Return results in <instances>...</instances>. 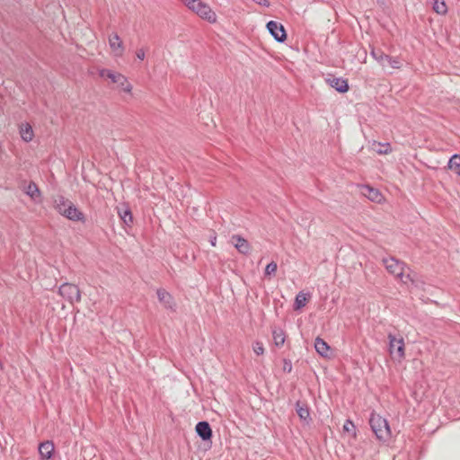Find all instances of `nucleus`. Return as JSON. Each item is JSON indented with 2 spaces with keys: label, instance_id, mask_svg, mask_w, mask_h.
Here are the masks:
<instances>
[{
  "label": "nucleus",
  "instance_id": "nucleus-31",
  "mask_svg": "<svg viewBox=\"0 0 460 460\" xmlns=\"http://www.w3.org/2000/svg\"><path fill=\"white\" fill-rule=\"evenodd\" d=\"M137 58L140 60H143L146 57L145 50L143 49H139L136 52Z\"/></svg>",
  "mask_w": 460,
  "mask_h": 460
},
{
  "label": "nucleus",
  "instance_id": "nucleus-27",
  "mask_svg": "<svg viewBox=\"0 0 460 460\" xmlns=\"http://www.w3.org/2000/svg\"><path fill=\"white\" fill-rule=\"evenodd\" d=\"M119 214L125 224H128V223L132 222V215H131L130 210L125 209L122 212H119Z\"/></svg>",
  "mask_w": 460,
  "mask_h": 460
},
{
  "label": "nucleus",
  "instance_id": "nucleus-4",
  "mask_svg": "<svg viewBox=\"0 0 460 460\" xmlns=\"http://www.w3.org/2000/svg\"><path fill=\"white\" fill-rule=\"evenodd\" d=\"M190 10L196 13L199 17L208 21L216 22L217 15L215 12L205 3L200 0H181Z\"/></svg>",
  "mask_w": 460,
  "mask_h": 460
},
{
  "label": "nucleus",
  "instance_id": "nucleus-26",
  "mask_svg": "<svg viewBox=\"0 0 460 460\" xmlns=\"http://www.w3.org/2000/svg\"><path fill=\"white\" fill-rule=\"evenodd\" d=\"M385 62L389 64V66L393 68H400L402 65V62L399 58H392L390 56H388V58H386Z\"/></svg>",
  "mask_w": 460,
  "mask_h": 460
},
{
  "label": "nucleus",
  "instance_id": "nucleus-14",
  "mask_svg": "<svg viewBox=\"0 0 460 460\" xmlns=\"http://www.w3.org/2000/svg\"><path fill=\"white\" fill-rule=\"evenodd\" d=\"M196 432L203 440H208L212 437L211 428L207 421H199L196 425Z\"/></svg>",
  "mask_w": 460,
  "mask_h": 460
},
{
  "label": "nucleus",
  "instance_id": "nucleus-29",
  "mask_svg": "<svg viewBox=\"0 0 460 460\" xmlns=\"http://www.w3.org/2000/svg\"><path fill=\"white\" fill-rule=\"evenodd\" d=\"M254 353L257 355H262L264 353L263 344L261 341H255L252 346Z\"/></svg>",
  "mask_w": 460,
  "mask_h": 460
},
{
  "label": "nucleus",
  "instance_id": "nucleus-18",
  "mask_svg": "<svg viewBox=\"0 0 460 460\" xmlns=\"http://www.w3.org/2000/svg\"><path fill=\"white\" fill-rule=\"evenodd\" d=\"M20 133L22 138L26 142L31 141L33 137V131L29 124H22Z\"/></svg>",
  "mask_w": 460,
  "mask_h": 460
},
{
  "label": "nucleus",
  "instance_id": "nucleus-9",
  "mask_svg": "<svg viewBox=\"0 0 460 460\" xmlns=\"http://www.w3.org/2000/svg\"><path fill=\"white\" fill-rule=\"evenodd\" d=\"M157 297L159 302L167 309L174 311L176 304L172 296L164 288L157 289Z\"/></svg>",
  "mask_w": 460,
  "mask_h": 460
},
{
  "label": "nucleus",
  "instance_id": "nucleus-12",
  "mask_svg": "<svg viewBox=\"0 0 460 460\" xmlns=\"http://www.w3.org/2000/svg\"><path fill=\"white\" fill-rule=\"evenodd\" d=\"M361 193L367 197L369 200L379 203L381 202L383 196L380 191L376 189L370 187L369 185H364L361 187Z\"/></svg>",
  "mask_w": 460,
  "mask_h": 460
},
{
  "label": "nucleus",
  "instance_id": "nucleus-34",
  "mask_svg": "<svg viewBox=\"0 0 460 460\" xmlns=\"http://www.w3.org/2000/svg\"><path fill=\"white\" fill-rule=\"evenodd\" d=\"M284 369H285V370H288V372H290V371H291V369H292V367H291V365H290V364H289L288 366H287V363H285Z\"/></svg>",
  "mask_w": 460,
  "mask_h": 460
},
{
  "label": "nucleus",
  "instance_id": "nucleus-5",
  "mask_svg": "<svg viewBox=\"0 0 460 460\" xmlns=\"http://www.w3.org/2000/svg\"><path fill=\"white\" fill-rule=\"evenodd\" d=\"M98 74L102 78H108L111 83L117 84L118 86H119L124 92H131L132 85L128 83L127 77L122 74L105 68L99 69Z\"/></svg>",
  "mask_w": 460,
  "mask_h": 460
},
{
  "label": "nucleus",
  "instance_id": "nucleus-16",
  "mask_svg": "<svg viewBox=\"0 0 460 460\" xmlns=\"http://www.w3.org/2000/svg\"><path fill=\"white\" fill-rule=\"evenodd\" d=\"M55 446L52 441H45L39 447V452L42 458L49 459L54 452Z\"/></svg>",
  "mask_w": 460,
  "mask_h": 460
},
{
  "label": "nucleus",
  "instance_id": "nucleus-7",
  "mask_svg": "<svg viewBox=\"0 0 460 460\" xmlns=\"http://www.w3.org/2000/svg\"><path fill=\"white\" fill-rule=\"evenodd\" d=\"M59 296L66 298L70 304L77 302L80 299V291L78 288L70 283H64L59 286Z\"/></svg>",
  "mask_w": 460,
  "mask_h": 460
},
{
  "label": "nucleus",
  "instance_id": "nucleus-21",
  "mask_svg": "<svg viewBox=\"0 0 460 460\" xmlns=\"http://www.w3.org/2000/svg\"><path fill=\"white\" fill-rule=\"evenodd\" d=\"M309 295L304 292H299L295 300V309H300L304 307L308 301Z\"/></svg>",
  "mask_w": 460,
  "mask_h": 460
},
{
  "label": "nucleus",
  "instance_id": "nucleus-17",
  "mask_svg": "<svg viewBox=\"0 0 460 460\" xmlns=\"http://www.w3.org/2000/svg\"><path fill=\"white\" fill-rule=\"evenodd\" d=\"M314 348L317 353L322 357L327 358L329 355L330 346L323 339L317 337L314 341Z\"/></svg>",
  "mask_w": 460,
  "mask_h": 460
},
{
  "label": "nucleus",
  "instance_id": "nucleus-3",
  "mask_svg": "<svg viewBox=\"0 0 460 460\" xmlns=\"http://www.w3.org/2000/svg\"><path fill=\"white\" fill-rule=\"evenodd\" d=\"M369 424L377 439L381 441H387L390 438V427L387 420L382 416L375 412L371 413Z\"/></svg>",
  "mask_w": 460,
  "mask_h": 460
},
{
  "label": "nucleus",
  "instance_id": "nucleus-23",
  "mask_svg": "<svg viewBox=\"0 0 460 460\" xmlns=\"http://www.w3.org/2000/svg\"><path fill=\"white\" fill-rule=\"evenodd\" d=\"M434 11L438 14H445L447 12V7L443 0H434Z\"/></svg>",
  "mask_w": 460,
  "mask_h": 460
},
{
  "label": "nucleus",
  "instance_id": "nucleus-6",
  "mask_svg": "<svg viewBox=\"0 0 460 460\" xmlns=\"http://www.w3.org/2000/svg\"><path fill=\"white\" fill-rule=\"evenodd\" d=\"M389 353L393 358L401 361L404 358V341L402 337H395L392 333L388 334Z\"/></svg>",
  "mask_w": 460,
  "mask_h": 460
},
{
  "label": "nucleus",
  "instance_id": "nucleus-30",
  "mask_svg": "<svg viewBox=\"0 0 460 460\" xmlns=\"http://www.w3.org/2000/svg\"><path fill=\"white\" fill-rule=\"evenodd\" d=\"M343 430L345 432H348V433H351V432H354L355 430V425L354 423L349 420H347L343 425Z\"/></svg>",
  "mask_w": 460,
  "mask_h": 460
},
{
  "label": "nucleus",
  "instance_id": "nucleus-28",
  "mask_svg": "<svg viewBox=\"0 0 460 460\" xmlns=\"http://www.w3.org/2000/svg\"><path fill=\"white\" fill-rule=\"evenodd\" d=\"M277 269H278V266H277V263L274 262V261H271L270 263H269L267 266H266V269H265V275L266 276H270L272 274H275L276 271H277Z\"/></svg>",
  "mask_w": 460,
  "mask_h": 460
},
{
  "label": "nucleus",
  "instance_id": "nucleus-22",
  "mask_svg": "<svg viewBox=\"0 0 460 460\" xmlns=\"http://www.w3.org/2000/svg\"><path fill=\"white\" fill-rule=\"evenodd\" d=\"M273 341L277 347H280L285 342V334L281 329H274L272 331Z\"/></svg>",
  "mask_w": 460,
  "mask_h": 460
},
{
  "label": "nucleus",
  "instance_id": "nucleus-32",
  "mask_svg": "<svg viewBox=\"0 0 460 460\" xmlns=\"http://www.w3.org/2000/svg\"><path fill=\"white\" fill-rule=\"evenodd\" d=\"M252 1L259 5H262V6H266V7L270 6L269 0H252Z\"/></svg>",
  "mask_w": 460,
  "mask_h": 460
},
{
  "label": "nucleus",
  "instance_id": "nucleus-15",
  "mask_svg": "<svg viewBox=\"0 0 460 460\" xmlns=\"http://www.w3.org/2000/svg\"><path fill=\"white\" fill-rule=\"evenodd\" d=\"M296 411L302 420L305 421L306 423H309V421L311 420L310 411L309 408L305 402L298 401L296 403Z\"/></svg>",
  "mask_w": 460,
  "mask_h": 460
},
{
  "label": "nucleus",
  "instance_id": "nucleus-8",
  "mask_svg": "<svg viewBox=\"0 0 460 460\" xmlns=\"http://www.w3.org/2000/svg\"><path fill=\"white\" fill-rule=\"evenodd\" d=\"M267 29L278 42H284L286 40V31L281 23L275 21H270L267 23Z\"/></svg>",
  "mask_w": 460,
  "mask_h": 460
},
{
  "label": "nucleus",
  "instance_id": "nucleus-2",
  "mask_svg": "<svg viewBox=\"0 0 460 460\" xmlns=\"http://www.w3.org/2000/svg\"><path fill=\"white\" fill-rule=\"evenodd\" d=\"M59 215L73 222L85 223V215L70 200L59 197Z\"/></svg>",
  "mask_w": 460,
  "mask_h": 460
},
{
  "label": "nucleus",
  "instance_id": "nucleus-24",
  "mask_svg": "<svg viewBox=\"0 0 460 460\" xmlns=\"http://www.w3.org/2000/svg\"><path fill=\"white\" fill-rule=\"evenodd\" d=\"M26 194L29 195L31 199H36L39 196V189L37 185L33 182H30L26 187L25 190Z\"/></svg>",
  "mask_w": 460,
  "mask_h": 460
},
{
  "label": "nucleus",
  "instance_id": "nucleus-13",
  "mask_svg": "<svg viewBox=\"0 0 460 460\" xmlns=\"http://www.w3.org/2000/svg\"><path fill=\"white\" fill-rule=\"evenodd\" d=\"M327 83L332 88H334L339 93H346L349 90V84L347 80L343 78H328Z\"/></svg>",
  "mask_w": 460,
  "mask_h": 460
},
{
  "label": "nucleus",
  "instance_id": "nucleus-11",
  "mask_svg": "<svg viewBox=\"0 0 460 460\" xmlns=\"http://www.w3.org/2000/svg\"><path fill=\"white\" fill-rule=\"evenodd\" d=\"M231 243L240 253L248 254L251 251V245L248 241L240 235L234 234L231 237Z\"/></svg>",
  "mask_w": 460,
  "mask_h": 460
},
{
  "label": "nucleus",
  "instance_id": "nucleus-1",
  "mask_svg": "<svg viewBox=\"0 0 460 460\" xmlns=\"http://www.w3.org/2000/svg\"><path fill=\"white\" fill-rule=\"evenodd\" d=\"M383 263L388 272L395 276L402 283L414 282V275H411L410 269L402 261L391 257L384 259Z\"/></svg>",
  "mask_w": 460,
  "mask_h": 460
},
{
  "label": "nucleus",
  "instance_id": "nucleus-19",
  "mask_svg": "<svg viewBox=\"0 0 460 460\" xmlns=\"http://www.w3.org/2000/svg\"><path fill=\"white\" fill-rule=\"evenodd\" d=\"M373 149L379 155H387L391 153L392 148L389 143H374Z\"/></svg>",
  "mask_w": 460,
  "mask_h": 460
},
{
  "label": "nucleus",
  "instance_id": "nucleus-10",
  "mask_svg": "<svg viewBox=\"0 0 460 460\" xmlns=\"http://www.w3.org/2000/svg\"><path fill=\"white\" fill-rule=\"evenodd\" d=\"M109 45L116 57H121L124 53L123 42L117 33L109 36Z\"/></svg>",
  "mask_w": 460,
  "mask_h": 460
},
{
  "label": "nucleus",
  "instance_id": "nucleus-20",
  "mask_svg": "<svg viewBox=\"0 0 460 460\" xmlns=\"http://www.w3.org/2000/svg\"><path fill=\"white\" fill-rule=\"evenodd\" d=\"M448 167L454 171L457 175H460V155H454L449 162Z\"/></svg>",
  "mask_w": 460,
  "mask_h": 460
},
{
  "label": "nucleus",
  "instance_id": "nucleus-25",
  "mask_svg": "<svg viewBox=\"0 0 460 460\" xmlns=\"http://www.w3.org/2000/svg\"><path fill=\"white\" fill-rule=\"evenodd\" d=\"M371 55L377 60L382 66H385L386 58H388V55L384 54L379 50H372Z\"/></svg>",
  "mask_w": 460,
  "mask_h": 460
},
{
  "label": "nucleus",
  "instance_id": "nucleus-33",
  "mask_svg": "<svg viewBox=\"0 0 460 460\" xmlns=\"http://www.w3.org/2000/svg\"><path fill=\"white\" fill-rule=\"evenodd\" d=\"M217 237L213 236L211 237L210 243L212 246H216Z\"/></svg>",
  "mask_w": 460,
  "mask_h": 460
}]
</instances>
